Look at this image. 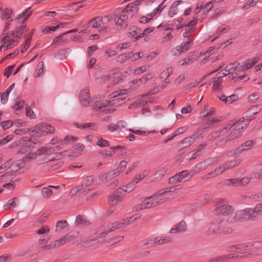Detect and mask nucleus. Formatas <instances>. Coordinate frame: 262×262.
Returning a JSON list of instances; mask_svg holds the SVG:
<instances>
[{
  "label": "nucleus",
  "mask_w": 262,
  "mask_h": 262,
  "mask_svg": "<svg viewBox=\"0 0 262 262\" xmlns=\"http://www.w3.org/2000/svg\"><path fill=\"white\" fill-rule=\"evenodd\" d=\"M180 186V185H178L175 187L162 189L155 193L153 195L140 199L139 203L133 207V211L138 212L158 206L166 200L167 198L164 196L165 193L175 191L178 189L177 187Z\"/></svg>",
  "instance_id": "nucleus-1"
},
{
  "label": "nucleus",
  "mask_w": 262,
  "mask_h": 262,
  "mask_svg": "<svg viewBox=\"0 0 262 262\" xmlns=\"http://www.w3.org/2000/svg\"><path fill=\"white\" fill-rule=\"evenodd\" d=\"M251 119H247L246 122L244 118L240 119L237 121H230L226 126L221 131L216 132L209 136L210 139L212 138H216L219 137L221 133H225L229 130L232 126H234L233 130L230 133L229 136V140H233L239 138L242 135V130L247 127V125L251 121Z\"/></svg>",
  "instance_id": "nucleus-2"
},
{
  "label": "nucleus",
  "mask_w": 262,
  "mask_h": 262,
  "mask_svg": "<svg viewBox=\"0 0 262 262\" xmlns=\"http://www.w3.org/2000/svg\"><path fill=\"white\" fill-rule=\"evenodd\" d=\"M252 246L250 245V242H246L240 244L233 246L231 247V252H236L238 254L235 255V254H230L228 256H223L220 257H215L214 259L215 261H227L229 259H232L234 257H246L254 254V253H251L250 248Z\"/></svg>",
  "instance_id": "nucleus-3"
},
{
  "label": "nucleus",
  "mask_w": 262,
  "mask_h": 262,
  "mask_svg": "<svg viewBox=\"0 0 262 262\" xmlns=\"http://www.w3.org/2000/svg\"><path fill=\"white\" fill-rule=\"evenodd\" d=\"M97 183L94 176H89L85 177L80 185L73 188L70 191V194L74 196L79 193L81 195L87 194L91 191L96 188Z\"/></svg>",
  "instance_id": "nucleus-4"
},
{
  "label": "nucleus",
  "mask_w": 262,
  "mask_h": 262,
  "mask_svg": "<svg viewBox=\"0 0 262 262\" xmlns=\"http://www.w3.org/2000/svg\"><path fill=\"white\" fill-rule=\"evenodd\" d=\"M133 191V188L126 185L117 188L108 198V202L110 205H117L122 202L125 196Z\"/></svg>",
  "instance_id": "nucleus-5"
},
{
  "label": "nucleus",
  "mask_w": 262,
  "mask_h": 262,
  "mask_svg": "<svg viewBox=\"0 0 262 262\" xmlns=\"http://www.w3.org/2000/svg\"><path fill=\"white\" fill-rule=\"evenodd\" d=\"M55 128L45 123H42L35 126L30 130V134L32 137H41L49 134L54 133Z\"/></svg>",
  "instance_id": "nucleus-6"
},
{
  "label": "nucleus",
  "mask_w": 262,
  "mask_h": 262,
  "mask_svg": "<svg viewBox=\"0 0 262 262\" xmlns=\"http://www.w3.org/2000/svg\"><path fill=\"white\" fill-rule=\"evenodd\" d=\"M6 32H4L1 37V46L5 50L13 48L18 43V41L14 39V32H12L10 34Z\"/></svg>",
  "instance_id": "nucleus-7"
},
{
  "label": "nucleus",
  "mask_w": 262,
  "mask_h": 262,
  "mask_svg": "<svg viewBox=\"0 0 262 262\" xmlns=\"http://www.w3.org/2000/svg\"><path fill=\"white\" fill-rule=\"evenodd\" d=\"M212 212L215 216H228L233 214L234 210L231 206L224 204L217 207Z\"/></svg>",
  "instance_id": "nucleus-8"
},
{
  "label": "nucleus",
  "mask_w": 262,
  "mask_h": 262,
  "mask_svg": "<svg viewBox=\"0 0 262 262\" xmlns=\"http://www.w3.org/2000/svg\"><path fill=\"white\" fill-rule=\"evenodd\" d=\"M0 17L2 19H5L6 21L3 31L7 32L9 29V25L13 20L14 14L11 9H0Z\"/></svg>",
  "instance_id": "nucleus-9"
},
{
  "label": "nucleus",
  "mask_w": 262,
  "mask_h": 262,
  "mask_svg": "<svg viewBox=\"0 0 262 262\" xmlns=\"http://www.w3.org/2000/svg\"><path fill=\"white\" fill-rule=\"evenodd\" d=\"M223 220H220L219 221L213 220L209 228V233H214L219 230H221L220 232H222L226 234H229L232 232V229L231 227H226L225 228H223L222 226L220 225L223 222Z\"/></svg>",
  "instance_id": "nucleus-10"
},
{
  "label": "nucleus",
  "mask_w": 262,
  "mask_h": 262,
  "mask_svg": "<svg viewBox=\"0 0 262 262\" xmlns=\"http://www.w3.org/2000/svg\"><path fill=\"white\" fill-rule=\"evenodd\" d=\"M192 45V41L187 39L186 40L184 41L180 46H177L173 48L172 50L171 53L174 56H178L187 51Z\"/></svg>",
  "instance_id": "nucleus-11"
},
{
  "label": "nucleus",
  "mask_w": 262,
  "mask_h": 262,
  "mask_svg": "<svg viewBox=\"0 0 262 262\" xmlns=\"http://www.w3.org/2000/svg\"><path fill=\"white\" fill-rule=\"evenodd\" d=\"M252 208H247L245 209L237 211L235 215V219L237 221H243L245 220L253 219Z\"/></svg>",
  "instance_id": "nucleus-12"
},
{
  "label": "nucleus",
  "mask_w": 262,
  "mask_h": 262,
  "mask_svg": "<svg viewBox=\"0 0 262 262\" xmlns=\"http://www.w3.org/2000/svg\"><path fill=\"white\" fill-rule=\"evenodd\" d=\"M141 3L147 5V0H136L133 3L128 4L122 10L121 9H119L118 11H122L123 13L135 12L136 13L139 10V6Z\"/></svg>",
  "instance_id": "nucleus-13"
},
{
  "label": "nucleus",
  "mask_w": 262,
  "mask_h": 262,
  "mask_svg": "<svg viewBox=\"0 0 262 262\" xmlns=\"http://www.w3.org/2000/svg\"><path fill=\"white\" fill-rule=\"evenodd\" d=\"M172 238L169 236H158L155 238H150L147 241L145 245L148 244L150 246H154L158 245H162L172 242Z\"/></svg>",
  "instance_id": "nucleus-14"
},
{
  "label": "nucleus",
  "mask_w": 262,
  "mask_h": 262,
  "mask_svg": "<svg viewBox=\"0 0 262 262\" xmlns=\"http://www.w3.org/2000/svg\"><path fill=\"white\" fill-rule=\"evenodd\" d=\"M11 166V160L7 161L6 163L3 164L0 166V173L6 172L4 174L0 176V182L7 181V177L10 175H12L13 171H10Z\"/></svg>",
  "instance_id": "nucleus-15"
},
{
  "label": "nucleus",
  "mask_w": 262,
  "mask_h": 262,
  "mask_svg": "<svg viewBox=\"0 0 262 262\" xmlns=\"http://www.w3.org/2000/svg\"><path fill=\"white\" fill-rule=\"evenodd\" d=\"M52 151L51 148L46 147H41L38 149L35 152L29 153L25 156L24 160H34L36 159L37 156H41L47 154Z\"/></svg>",
  "instance_id": "nucleus-16"
},
{
  "label": "nucleus",
  "mask_w": 262,
  "mask_h": 262,
  "mask_svg": "<svg viewBox=\"0 0 262 262\" xmlns=\"http://www.w3.org/2000/svg\"><path fill=\"white\" fill-rule=\"evenodd\" d=\"M149 173V171L148 170H144L141 172H140L136 175L135 178L133 180V181L126 185V186L129 188V186H130L133 188V190L136 187V185L138 184L140 181H141L145 177L147 176Z\"/></svg>",
  "instance_id": "nucleus-17"
},
{
  "label": "nucleus",
  "mask_w": 262,
  "mask_h": 262,
  "mask_svg": "<svg viewBox=\"0 0 262 262\" xmlns=\"http://www.w3.org/2000/svg\"><path fill=\"white\" fill-rule=\"evenodd\" d=\"M187 230V224L184 221H182L174 225L170 229L169 232L172 234H178L185 232Z\"/></svg>",
  "instance_id": "nucleus-18"
},
{
  "label": "nucleus",
  "mask_w": 262,
  "mask_h": 262,
  "mask_svg": "<svg viewBox=\"0 0 262 262\" xmlns=\"http://www.w3.org/2000/svg\"><path fill=\"white\" fill-rule=\"evenodd\" d=\"M200 135L201 133L200 132L196 131L192 136L184 138L182 141L183 147L186 148L191 146Z\"/></svg>",
  "instance_id": "nucleus-19"
},
{
  "label": "nucleus",
  "mask_w": 262,
  "mask_h": 262,
  "mask_svg": "<svg viewBox=\"0 0 262 262\" xmlns=\"http://www.w3.org/2000/svg\"><path fill=\"white\" fill-rule=\"evenodd\" d=\"M198 21L197 16H194V18L186 25V28L183 34V36L184 38L189 37L190 34L195 30V26L198 23Z\"/></svg>",
  "instance_id": "nucleus-20"
},
{
  "label": "nucleus",
  "mask_w": 262,
  "mask_h": 262,
  "mask_svg": "<svg viewBox=\"0 0 262 262\" xmlns=\"http://www.w3.org/2000/svg\"><path fill=\"white\" fill-rule=\"evenodd\" d=\"M79 97L81 104L84 107L88 106V104L91 102L89 90L86 89H84L81 91Z\"/></svg>",
  "instance_id": "nucleus-21"
},
{
  "label": "nucleus",
  "mask_w": 262,
  "mask_h": 262,
  "mask_svg": "<svg viewBox=\"0 0 262 262\" xmlns=\"http://www.w3.org/2000/svg\"><path fill=\"white\" fill-rule=\"evenodd\" d=\"M142 85H144L140 78H137L129 82V88L126 90L127 94L138 90Z\"/></svg>",
  "instance_id": "nucleus-22"
},
{
  "label": "nucleus",
  "mask_w": 262,
  "mask_h": 262,
  "mask_svg": "<svg viewBox=\"0 0 262 262\" xmlns=\"http://www.w3.org/2000/svg\"><path fill=\"white\" fill-rule=\"evenodd\" d=\"M255 144V142L254 140H249L243 144H242L241 146L237 147L235 151V154H238L245 150H248L252 148V147Z\"/></svg>",
  "instance_id": "nucleus-23"
},
{
  "label": "nucleus",
  "mask_w": 262,
  "mask_h": 262,
  "mask_svg": "<svg viewBox=\"0 0 262 262\" xmlns=\"http://www.w3.org/2000/svg\"><path fill=\"white\" fill-rule=\"evenodd\" d=\"M198 56L195 52H192L189 53L188 57L181 60L178 62L179 66L189 65L192 63L196 60Z\"/></svg>",
  "instance_id": "nucleus-24"
},
{
  "label": "nucleus",
  "mask_w": 262,
  "mask_h": 262,
  "mask_svg": "<svg viewBox=\"0 0 262 262\" xmlns=\"http://www.w3.org/2000/svg\"><path fill=\"white\" fill-rule=\"evenodd\" d=\"M189 174V172L188 170H183L178 172L169 179V183H175L181 182L184 178L187 177Z\"/></svg>",
  "instance_id": "nucleus-25"
},
{
  "label": "nucleus",
  "mask_w": 262,
  "mask_h": 262,
  "mask_svg": "<svg viewBox=\"0 0 262 262\" xmlns=\"http://www.w3.org/2000/svg\"><path fill=\"white\" fill-rule=\"evenodd\" d=\"M230 26L226 24H222L218 27L216 29L214 33V34L216 35V37L212 40V41H213L222 35L227 33L230 31Z\"/></svg>",
  "instance_id": "nucleus-26"
},
{
  "label": "nucleus",
  "mask_w": 262,
  "mask_h": 262,
  "mask_svg": "<svg viewBox=\"0 0 262 262\" xmlns=\"http://www.w3.org/2000/svg\"><path fill=\"white\" fill-rule=\"evenodd\" d=\"M25 158V156L23 157L21 159L18 160L16 161L14 163H11V171H13V172H16L18 170L20 169L21 168H23L25 166V163L27 162H29L31 160H24V159Z\"/></svg>",
  "instance_id": "nucleus-27"
},
{
  "label": "nucleus",
  "mask_w": 262,
  "mask_h": 262,
  "mask_svg": "<svg viewBox=\"0 0 262 262\" xmlns=\"http://www.w3.org/2000/svg\"><path fill=\"white\" fill-rule=\"evenodd\" d=\"M167 171V169L166 168L160 169L153 175L150 176L148 178V181L149 182L159 181L165 175Z\"/></svg>",
  "instance_id": "nucleus-28"
},
{
  "label": "nucleus",
  "mask_w": 262,
  "mask_h": 262,
  "mask_svg": "<svg viewBox=\"0 0 262 262\" xmlns=\"http://www.w3.org/2000/svg\"><path fill=\"white\" fill-rule=\"evenodd\" d=\"M120 228H122L120 221H117L110 224L107 226L105 232L101 234V237H104L109 232H112Z\"/></svg>",
  "instance_id": "nucleus-29"
},
{
  "label": "nucleus",
  "mask_w": 262,
  "mask_h": 262,
  "mask_svg": "<svg viewBox=\"0 0 262 262\" xmlns=\"http://www.w3.org/2000/svg\"><path fill=\"white\" fill-rule=\"evenodd\" d=\"M262 106L260 104L255 105L251 106L246 112V117L252 118L256 114H258L261 110Z\"/></svg>",
  "instance_id": "nucleus-30"
},
{
  "label": "nucleus",
  "mask_w": 262,
  "mask_h": 262,
  "mask_svg": "<svg viewBox=\"0 0 262 262\" xmlns=\"http://www.w3.org/2000/svg\"><path fill=\"white\" fill-rule=\"evenodd\" d=\"M252 247L250 248L251 253H254L252 255H258L262 253V243L260 242H250Z\"/></svg>",
  "instance_id": "nucleus-31"
},
{
  "label": "nucleus",
  "mask_w": 262,
  "mask_h": 262,
  "mask_svg": "<svg viewBox=\"0 0 262 262\" xmlns=\"http://www.w3.org/2000/svg\"><path fill=\"white\" fill-rule=\"evenodd\" d=\"M50 234H46L40 236L38 240V246L39 247L41 248H47L49 249L51 247V244L50 245H46L48 241L51 238Z\"/></svg>",
  "instance_id": "nucleus-32"
},
{
  "label": "nucleus",
  "mask_w": 262,
  "mask_h": 262,
  "mask_svg": "<svg viewBox=\"0 0 262 262\" xmlns=\"http://www.w3.org/2000/svg\"><path fill=\"white\" fill-rule=\"evenodd\" d=\"M183 3V1H176L173 2L168 12V15L172 17L176 15L178 11V6Z\"/></svg>",
  "instance_id": "nucleus-33"
},
{
  "label": "nucleus",
  "mask_w": 262,
  "mask_h": 262,
  "mask_svg": "<svg viewBox=\"0 0 262 262\" xmlns=\"http://www.w3.org/2000/svg\"><path fill=\"white\" fill-rule=\"evenodd\" d=\"M259 57H254L252 59H249L245 61L242 65V69L243 70H248L251 68L255 63L259 60Z\"/></svg>",
  "instance_id": "nucleus-34"
},
{
  "label": "nucleus",
  "mask_w": 262,
  "mask_h": 262,
  "mask_svg": "<svg viewBox=\"0 0 262 262\" xmlns=\"http://www.w3.org/2000/svg\"><path fill=\"white\" fill-rule=\"evenodd\" d=\"M239 64L238 62L229 64L223 70L224 72L222 74L226 76L235 72L238 69Z\"/></svg>",
  "instance_id": "nucleus-35"
},
{
  "label": "nucleus",
  "mask_w": 262,
  "mask_h": 262,
  "mask_svg": "<svg viewBox=\"0 0 262 262\" xmlns=\"http://www.w3.org/2000/svg\"><path fill=\"white\" fill-rule=\"evenodd\" d=\"M221 73H218L217 76L213 78L212 89L215 90H219L221 89V83L223 81V77Z\"/></svg>",
  "instance_id": "nucleus-36"
},
{
  "label": "nucleus",
  "mask_w": 262,
  "mask_h": 262,
  "mask_svg": "<svg viewBox=\"0 0 262 262\" xmlns=\"http://www.w3.org/2000/svg\"><path fill=\"white\" fill-rule=\"evenodd\" d=\"M127 19L128 16L127 15L122 14L116 20V25L121 28H126L127 25Z\"/></svg>",
  "instance_id": "nucleus-37"
},
{
  "label": "nucleus",
  "mask_w": 262,
  "mask_h": 262,
  "mask_svg": "<svg viewBox=\"0 0 262 262\" xmlns=\"http://www.w3.org/2000/svg\"><path fill=\"white\" fill-rule=\"evenodd\" d=\"M28 31L29 28L26 26L23 25L16 30L14 34L16 38H20L23 34H24L25 36L27 35L26 33H27Z\"/></svg>",
  "instance_id": "nucleus-38"
},
{
  "label": "nucleus",
  "mask_w": 262,
  "mask_h": 262,
  "mask_svg": "<svg viewBox=\"0 0 262 262\" xmlns=\"http://www.w3.org/2000/svg\"><path fill=\"white\" fill-rule=\"evenodd\" d=\"M31 13L30 7L27 8L18 16L17 19L19 20V22L24 23L30 16Z\"/></svg>",
  "instance_id": "nucleus-39"
},
{
  "label": "nucleus",
  "mask_w": 262,
  "mask_h": 262,
  "mask_svg": "<svg viewBox=\"0 0 262 262\" xmlns=\"http://www.w3.org/2000/svg\"><path fill=\"white\" fill-rule=\"evenodd\" d=\"M59 186H48L42 189V194L44 197L49 198L53 194V189H57Z\"/></svg>",
  "instance_id": "nucleus-40"
},
{
  "label": "nucleus",
  "mask_w": 262,
  "mask_h": 262,
  "mask_svg": "<svg viewBox=\"0 0 262 262\" xmlns=\"http://www.w3.org/2000/svg\"><path fill=\"white\" fill-rule=\"evenodd\" d=\"M240 163V161L239 160H235L231 161H228L224 164L222 166L224 168L225 171L230 169L233 168L237 165H238Z\"/></svg>",
  "instance_id": "nucleus-41"
},
{
  "label": "nucleus",
  "mask_w": 262,
  "mask_h": 262,
  "mask_svg": "<svg viewBox=\"0 0 262 262\" xmlns=\"http://www.w3.org/2000/svg\"><path fill=\"white\" fill-rule=\"evenodd\" d=\"M69 236L68 235L65 236L64 237L57 240L51 244V247L53 248H55L56 247L60 246L65 243H66L69 240Z\"/></svg>",
  "instance_id": "nucleus-42"
},
{
  "label": "nucleus",
  "mask_w": 262,
  "mask_h": 262,
  "mask_svg": "<svg viewBox=\"0 0 262 262\" xmlns=\"http://www.w3.org/2000/svg\"><path fill=\"white\" fill-rule=\"evenodd\" d=\"M69 236L68 235L65 236L64 237L57 240L51 244V247L53 248H55L56 247L60 246L65 243H66L69 240Z\"/></svg>",
  "instance_id": "nucleus-43"
},
{
  "label": "nucleus",
  "mask_w": 262,
  "mask_h": 262,
  "mask_svg": "<svg viewBox=\"0 0 262 262\" xmlns=\"http://www.w3.org/2000/svg\"><path fill=\"white\" fill-rule=\"evenodd\" d=\"M225 168L222 166L216 168L214 171L208 174L207 178L215 177L225 171Z\"/></svg>",
  "instance_id": "nucleus-44"
},
{
  "label": "nucleus",
  "mask_w": 262,
  "mask_h": 262,
  "mask_svg": "<svg viewBox=\"0 0 262 262\" xmlns=\"http://www.w3.org/2000/svg\"><path fill=\"white\" fill-rule=\"evenodd\" d=\"M101 19L100 17H97L90 20L88 24V27L91 26L96 28L101 26Z\"/></svg>",
  "instance_id": "nucleus-45"
},
{
  "label": "nucleus",
  "mask_w": 262,
  "mask_h": 262,
  "mask_svg": "<svg viewBox=\"0 0 262 262\" xmlns=\"http://www.w3.org/2000/svg\"><path fill=\"white\" fill-rule=\"evenodd\" d=\"M75 222L77 225L79 226L86 225L89 224V222L84 215H78L76 219Z\"/></svg>",
  "instance_id": "nucleus-46"
},
{
  "label": "nucleus",
  "mask_w": 262,
  "mask_h": 262,
  "mask_svg": "<svg viewBox=\"0 0 262 262\" xmlns=\"http://www.w3.org/2000/svg\"><path fill=\"white\" fill-rule=\"evenodd\" d=\"M252 213L254 215V219L262 215V204H257L254 208H252Z\"/></svg>",
  "instance_id": "nucleus-47"
},
{
  "label": "nucleus",
  "mask_w": 262,
  "mask_h": 262,
  "mask_svg": "<svg viewBox=\"0 0 262 262\" xmlns=\"http://www.w3.org/2000/svg\"><path fill=\"white\" fill-rule=\"evenodd\" d=\"M33 147L30 145H22L18 149L17 153L19 154H29L32 150Z\"/></svg>",
  "instance_id": "nucleus-48"
},
{
  "label": "nucleus",
  "mask_w": 262,
  "mask_h": 262,
  "mask_svg": "<svg viewBox=\"0 0 262 262\" xmlns=\"http://www.w3.org/2000/svg\"><path fill=\"white\" fill-rule=\"evenodd\" d=\"M224 184L228 186H233V187H238L239 181L238 180V179H226L225 182Z\"/></svg>",
  "instance_id": "nucleus-49"
},
{
  "label": "nucleus",
  "mask_w": 262,
  "mask_h": 262,
  "mask_svg": "<svg viewBox=\"0 0 262 262\" xmlns=\"http://www.w3.org/2000/svg\"><path fill=\"white\" fill-rule=\"evenodd\" d=\"M206 146V144L205 143H203L200 145L194 151H192L193 154L191 159H195L198 156H200L201 154L200 152L202 150L205 148Z\"/></svg>",
  "instance_id": "nucleus-50"
},
{
  "label": "nucleus",
  "mask_w": 262,
  "mask_h": 262,
  "mask_svg": "<svg viewBox=\"0 0 262 262\" xmlns=\"http://www.w3.org/2000/svg\"><path fill=\"white\" fill-rule=\"evenodd\" d=\"M78 128L81 129H90L95 130L96 127V124L94 122L87 123L83 124L77 125Z\"/></svg>",
  "instance_id": "nucleus-51"
},
{
  "label": "nucleus",
  "mask_w": 262,
  "mask_h": 262,
  "mask_svg": "<svg viewBox=\"0 0 262 262\" xmlns=\"http://www.w3.org/2000/svg\"><path fill=\"white\" fill-rule=\"evenodd\" d=\"M110 103V102H108L106 101L96 102L93 104V110L95 111H98L103 107H104L108 105Z\"/></svg>",
  "instance_id": "nucleus-52"
},
{
  "label": "nucleus",
  "mask_w": 262,
  "mask_h": 262,
  "mask_svg": "<svg viewBox=\"0 0 262 262\" xmlns=\"http://www.w3.org/2000/svg\"><path fill=\"white\" fill-rule=\"evenodd\" d=\"M50 228L47 225H43L36 231V233L38 234H50Z\"/></svg>",
  "instance_id": "nucleus-53"
},
{
  "label": "nucleus",
  "mask_w": 262,
  "mask_h": 262,
  "mask_svg": "<svg viewBox=\"0 0 262 262\" xmlns=\"http://www.w3.org/2000/svg\"><path fill=\"white\" fill-rule=\"evenodd\" d=\"M101 156L103 158H106L107 157H111L115 154V150L111 147L108 149L103 150L100 152Z\"/></svg>",
  "instance_id": "nucleus-54"
},
{
  "label": "nucleus",
  "mask_w": 262,
  "mask_h": 262,
  "mask_svg": "<svg viewBox=\"0 0 262 262\" xmlns=\"http://www.w3.org/2000/svg\"><path fill=\"white\" fill-rule=\"evenodd\" d=\"M66 25H67L66 23H60V24L55 26L48 27L44 29L43 32L45 33H50L51 32H54L58 27H59L60 26H61V27H63Z\"/></svg>",
  "instance_id": "nucleus-55"
},
{
  "label": "nucleus",
  "mask_w": 262,
  "mask_h": 262,
  "mask_svg": "<svg viewBox=\"0 0 262 262\" xmlns=\"http://www.w3.org/2000/svg\"><path fill=\"white\" fill-rule=\"evenodd\" d=\"M17 199L16 198H14L12 199L9 200L7 203L4 205V208L5 210H10L12 208H14L16 206L15 200Z\"/></svg>",
  "instance_id": "nucleus-56"
},
{
  "label": "nucleus",
  "mask_w": 262,
  "mask_h": 262,
  "mask_svg": "<svg viewBox=\"0 0 262 262\" xmlns=\"http://www.w3.org/2000/svg\"><path fill=\"white\" fill-rule=\"evenodd\" d=\"M26 38L25 42L21 45L20 51L22 53L25 52L30 47L32 40L31 37H25Z\"/></svg>",
  "instance_id": "nucleus-57"
},
{
  "label": "nucleus",
  "mask_w": 262,
  "mask_h": 262,
  "mask_svg": "<svg viewBox=\"0 0 262 262\" xmlns=\"http://www.w3.org/2000/svg\"><path fill=\"white\" fill-rule=\"evenodd\" d=\"M148 68H149V67H146L145 65L138 67L134 70V74L135 75H140L146 72L148 70Z\"/></svg>",
  "instance_id": "nucleus-58"
},
{
  "label": "nucleus",
  "mask_w": 262,
  "mask_h": 262,
  "mask_svg": "<svg viewBox=\"0 0 262 262\" xmlns=\"http://www.w3.org/2000/svg\"><path fill=\"white\" fill-rule=\"evenodd\" d=\"M68 224L66 221H61L57 223L56 225V230L59 231L64 229L68 226Z\"/></svg>",
  "instance_id": "nucleus-59"
},
{
  "label": "nucleus",
  "mask_w": 262,
  "mask_h": 262,
  "mask_svg": "<svg viewBox=\"0 0 262 262\" xmlns=\"http://www.w3.org/2000/svg\"><path fill=\"white\" fill-rule=\"evenodd\" d=\"M96 145L100 147H104L109 145L108 141L105 139H103L101 137L98 138Z\"/></svg>",
  "instance_id": "nucleus-60"
},
{
  "label": "nucleus",
  "mask_w": 262,
  "mask_h": 262,
  "mask_svg": "<svg viewBox=\"0 0 262 262\" xmlns=\"http://www.w3.org/2000/svg\"><path fill=\"white\" fill-rule=\"evenodd\" d=\"M127 92L126 90V89H122L120 90L117 91H115L113 93H112L111 94H110V96L111 98H115L116 97H118L119 96L123 95H127Z\"/></svg>",
  "instance_id": "nucleus-61"
},
{
  "label": "nucleus",
  "mask_w": 262,
  "mask_h": 262,
  "mask_svg": "<svg viewBox=\"0 0 262 262\" xmlns=\"http://www.w3.org/2000/svg\"><path fill=\"white\" fill-rule=\"evenodd\" d=\"M155 29L154 27H149L148 28H146L143 31V33L140 34L139 36L136 37V39H138L139 38L143 37L145 35L148 34L149 33L152 32Z\"/></svg>",
  "instance_id": "nucleus-62"
},
{
  "label": "nucleus",
  "mask_w": 262,
  "mask_h": 262,
  "mask_svg": "<svg viewBox=\"0 0 262 262\" xmlns=\"http://www.w3.org/2000/svg\"><path fill=\"white\" fill-rule=\"evenodd\" d=\"M154 74L151 72H149L144 75L140 78L143 84H145L147 81L151 79L154 77Z\"/></svg>",
  "instance_id": "nucleus-63"
},
{
  "label": "nucleus",
  "mask_w": 262,
  "mask_h": 262,
  "mask_svg": "<svg viewBox=\"0 0 262 262\" xmlns=\"http://www.w3.org/2000/svg\"><path fill=\"white\" fill-rule=\"evenodd\" d=\"M101 23L102 25H107L113 19V16L111 15H105L103 17H100Z\"/></svg>",
  "instance_id": "nucleus-64"
}]
</instances>
